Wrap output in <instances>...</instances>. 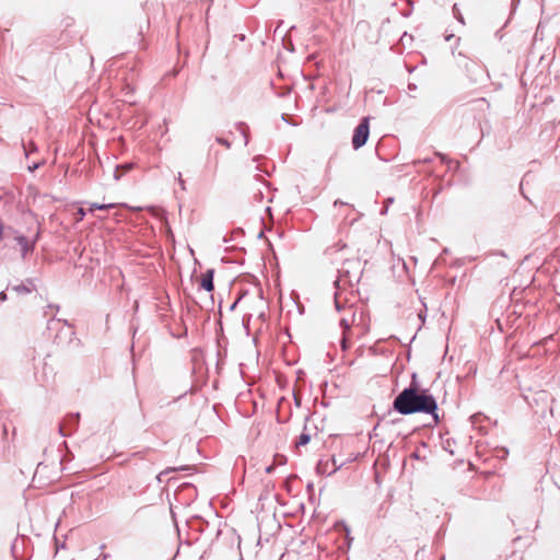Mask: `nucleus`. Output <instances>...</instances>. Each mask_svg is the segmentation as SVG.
<instances>
[{"instance_id": "nucleus-1", "label": "nucleus", "mask_w": 560, "mask_h": 560, "mask_svg": "<svg viewBox=\"0 0 560 560\" xmlns=\"http://www.w3.org/2000/svg\"><path fill=\"white\" fill-rule=\"evenodd\" d=\"M393 407L400 415L428 413L432 416L434 424L440 422L439 407L433 395L427 389L418 390L413 384L395 397Z\"/></svg>"}, {"instance_id": "nucleus-2", "label": "nucleus", "mask_w": 560, "mask_h": 560, "mask_svg": "<svg viewBox=\"0 0 560 560\" xmlns=\"http://www.w3.org/2000/svg\"><path fill=\"white\" fill-rule=\"evenodd\" d=\"M47 329L57 330V334L55 336V342L57 343L70 342L72 340V337L74 336V330L72 326L68 323V320L56 318L55 315H52L48 319Z\"/></svg>"}, {"instance_id": "nucleus-3", "label": "nucleus", "mask_w": 560, "mask_h": 560, "mask_svg": "<svg viewBox=\"0 0 560 560\" xmlns=\"http://www.w3.org/2000/svg\"><path fill=\"white\" fill-rule=\"evenodd\" d=\"M370 135V119L369 117H364L361 119L360 124L355 127L352 136V147L358 150L363 147Z\"/></svg>"}, {"instance_id": "nucleus-4", "label": "nucleus", "mask_w": 560, "mask_h": 560, "mask_svg": "<svg viewBox=\"0 0 560 560\" xmlns=\"http://www.w3.org/2000/svg\"><path fill=\"white\" fill-rule=\"evenodd\" d=\"M80 421V413H69L63 421L59 424V433L62 436L70 435L78 427Z\"/></svg>"}, {"instance_id": "nucleus-5", "label": "nucleus", "mask_w": 560, "mask_h": 560, "mask_svg": "<svg viewBox=\"0 0 560 560\" xmlns=\"http://www.w3.org/2000/svg\"><path fill=\"white\" fill-rule=\"evenodd\" d=\"M342 465H343V463L340 462L338 464L335 457H331V458L326 459V460L320 459L318 462V464H317V471L319 474L331 475L337 469H339Z\"/></svg>"}, {"instance_id": "nucleus-6", "label": "nucleus", "mask_w": 560, "mask_h": 560, "mask_svg": "<svg viewBox=\"0 0 560 560\" xmlns=\"http://www.w3.org/2000/svg\"><path fill=\"white\" fill-rule=\"evenodd\" d=\"M14 240L18 242L20 248H21V256L23 259L26 258V256L34 250L35 243L30 242L25 236L23 235H16Z\"/></svg>"}, {"instance_id": "nucleus-7", "label": "nucleus", "mask_w": 560, "mask_h": 560, "mask_svg": "<svg viewBox=\"0 0 560 560\" xmlns=\"http://www.w3.org/2000/svg\"><path fill=\"white\" fill-rule=\"evenodd\" d=\"M346 312L349 314V317L348 316H342L340 318V326L343 328V330H349L351 328V326L355 325V322H357V314L355 312L352 310V306H349Z\"/></svg>"}, {"instance_id": "nucleus-8", "label": "nucleus", "mask_w": 560, "mask_h": 560, "mask_svg": "<svg viewBox=\"0 0 560 560\" xmlns=\"http://www.w3.org/2000/svg\"><path fill=\"white\" fill-rule=\"evenodd\" d=\"M200 285L208 292L213 291V270H208L206 273L202 275Z\"/></svg>"}, {"instance_id": "nucleus-9", "label": "nucleus", "mask_w": 560, "mask_h": 560, "mask_svg": "<svg viewBox=\"0 0 560 560\" xmlns=\"http://www.w3.org/2000/svg\"><path fill=\"white\" fill-rule=\"evenodd\" d=\"M18 293H31L35 285L32 280H26L25 284H19L13 288Z\"/></svg>"}, {"instance_id": "nucleus-10", "label": "nucleus", "mask_w": 560, "mask_h": 560, "mask_svg": "<svg viewBox=\"0 0 560 560\" xmlns=\"http://www.w3.org/2000/svg\"><path fill=\"white\" fill-rule=\"evenodd\" d=\"M311 441V434L306 432V427L304 428V431L300 434L298 438L295 445L296 446H304Z\"/></svg>"}, {"instance_id": "nucleus-11", "label": "nucleus", "mask_w": 560, "mask_h": 560, "mask_svg": "<svg viewBox=\"0 0 560 560\" xmlns=\"http://www.w3.org/2000/svg\"><path fill=\"white\" fill-rule=\"evenodd\" d=\"M236 129L242 133L244 137L245 145L248 143V126L245 122H237Z\"/></svg>"}, {"instance_id": "nucleus-12", "label": "nucleus", "mask_w": 560, "mask_h": 560, "mask_svg": "<svg viewBox=\"0 0 560 560\" xmlns=\"http://www.w3.org/2000/svg\"><path fill=\"white\" fill-rule=\"evenodd\" d=\"M116 205L115 203H91V207L89 209L90 212L94 211L95 209L97 210H107V209H113L115 208Z\"/></svg>"}, {"instance_id": "nucleus-13", "label": "nucleus", "mask_w": 560, "mask_h": 560, "mask_svg": "<svg viewBox=\"0 0 560 560\" xmlns=\"http://www.w3.org/2000/svg\"><path fill=\"white\" fill-rule=\"evenodd\" d=\"M23 148L26 156H28L30 153L37 151V147L33 141H28V143L23 142Z\"/></svg>"}, {"instance_id": "nucleus-14", "label": "nucleus", "mask_w": 560, "mask_h": 560, "mask_svg": "<svg viewBox=\"0 0 560 560\" xmlns=\"http://www.w3.org/2000/svg\"><path fill=\"white\" fill-rule=\"evenodd\" d=\"M453 13H454V16L460 22L464 24V18L457 7V4H454L453 5Z\"/></svg>"}, {"instance_id": "nucleus-15", "label": "nucleus", "mask_w": 560, "mask_h": 560, "mask_svg": "<svg viewBox=\"0 0 560 560\" xmlns=\"http://www.w3.org/2000/svg\"><path fill=\"white\" fill-rule=\"evenodd\" d=\"M51 310L58 311L59 310V305L48 304L46 306V308L44 310V316H49V312H51Z\"/></svg>"}, {"instance_id": "nucleus-16", "label": "nucleus", "mask_w": 560, "mask_h": 560, "mask_svg": "<svg viewBox=\"0 0 560 560\" xmlns=\"http://www.w3.org/2000/svg\"><path fill=\"white\" fill-rule=\"evenodd\" d=\"M86 212L83 208H79L77 213H75V220L77 221H82L85 217Z\"/></svg>"}, {"instance_id": "nucleus-17", "label": "nucleus", "mask_w": 560, "mask_h": 560, "mask_svg": "<svg viewBox=\"0 0 560 560\" xmlns=\"http://www.w3.org/2000/svg\"><path fill=\"white\" fill-rule=\"evenodd\" d=\"M175 470H177V468H167V469H165V470L161 471V472L156 476V480H158L159 482H161V481H162V477H163V476L167 475V474H168V472H171V471H175Z\"/></svg>"}, {"instance_id": "nucleus-18", "label": "nucleus", "mask_w": 560, "mask_h": 560, "mask_svg": "<svg viewBox=\"0 0 560 560\" xmlns=\"http://www.w3.org/2000/svg\"><path fill=\"white\" fill-rule=\"evenodd\" d=\"M217 142L224 145L226 149H230L231 148V143L229 140L224 139V138H221V137H218L217 138Z\"/></svg>"}, {"instance_id": "nucleus-19", "label": "nucleus", "mask_w": 560, "mask_h": 560, "mask_svg": "<svg viewBox=\"0 0 560 560\" xmlns=\"http://www.w3.org/2000/svg\"><path fill=\"white\" fill-rule=\"evenodd\" d=\"M177 180H178V184H179V187L182 190H186V183L185 180L183 179V175L182 173L179 172L178 175H177Z\"/></svg>"}, {"instance_id": "nucleus-20", "label": "nucleus", "mask_w": 560, "mask_h": 560, "mask_svg": "<svg viewBox=\"0 0 560 560\" xmlns=\"http://www.w3.org/2000/svg\"><path fill=\"white\" fill-rule=\"evenodd\" d=\"M342 266H360V261L357 260V259H347L345 260V262L342 264Z\"/></svg>"}, {"instance_id": "nucleus-21", "label": "nucleus", "mask_w": 560, "mask_h": 560, "mask_svg": "<svg viewBox=\"0 0 560 560\" xmlns=\"http://www.w3.org/2000/svg\"><path fill=\"white\" fill-rule=\"evenodd\" d=\"M120 177H121L120 166H116V168L114 171V178H115V180H119Z\"/></svg>"}, {"instance_id": "nucleus-22", "label": "nucleus", "mask_w": 560, "mask_h": 560, "mask_svg": "<svg viewBox=\"0 0 560 560\" xmlns=\"http://www.w3.org/2000/svg\"><path fill=\"white\" fill-rule=\"evenodd\" d=\"M119 166H120V170H122L124 172H128L129 170H131L132 164H124V165H119Z\"/></svg>"}, {"instance_id": "nucleus-23", "label": "nucleus", "mask_w": 560, "mask_h": 560, "mask_svg": "<svg viewBox=\"0 0 560 560\" xmlns=\"http://www.w3.org/2000/svg\"><path fill=\"white\" fill-rule=\"evenodd\" d=\"M335 305H336L337 311H341V305H340V302L338 300V295L337 294L335 296Z\"/></svg>"}, {"instance_id": "nucleus-24", "label": "nucleus", "mask_w": 560, "mask_h": 560, "mask_svg": "<svg viewBox=\"0 0 560 560\" xmlns=\"http://www.w3.org/2000/svg\"><path fill=\"white\" fill-rule=\"evenodd\" d=\"M416 89H417L416 84H413V83L408 84V90L415 91Z\"/></svg>"}, {"instance_id": "nucleus-25", "label": "nucleus", "mask_w": 560, "mask_h": 560, "mask_svg": "<svg viewBox=\"0 0 560 560\" xmlns=\"http://www.w3.org/2000/svg\"><path fill=\"white\" fill-rule=\"evenodd\" d=\"M334 206L337 207V206H348V205L343 203L342 201L336 200Z\"/></svg>"}, {"instance_id": "nucleus-26", "label": "nucleus", "mask_w": 560, "mask_h": 560, "mask_svg": "<svg viewBox=\"0 0 560 560\" xmlns=\"http://www.w3.org/2000/svg\"><path fill=\"white\" fill-rule=\"evenodd\" d=\"M7 294L4 292H0V301H5Z\"/></svg>"}, {"instance_id": "nucleus-27", "label": "nucleus", "mask_w": 560, "mask_h": 560, "mask_svg": "<svg viewBox=\"0 0 560 560\" xmlns=\"http://www.w3.org/2000/svg\"><path fill=\"white\" fill-rule=\"evenodd\" d=\"M341 345L342 348L346 349V336L342 337Z\"/></svg>"}, {"instance_id": "nucleus-28", "label": "nucleus", "mask_w": 560, "mask_h": 560, "mask_svg": "<svg viewBox=\"0 0 560 560\" xmlns=\"http://www.w3.org/2000/svg\"><path fill=\"white\" fill-rule=\"evenodd\" d=\"M272 470H273V467H272V466H268V467L266 468V471H267V472H271Z\"/></svg>"}, {"instance_id": "nucleus-29", "label": "nucleus", "mask_w": 560, "mask_h": 560, "mask_svg": "<svg viewBox=\"0 0 560 560\" xmlns=\"http://www.w3.org/2000/svg\"><path fill=\"white\" fill-rule=\"evenodd\" d=\"M438 155L441 158V160H442L443 162H446V158H445L443 154H440V153H439Z\"/></svg>"}]
</instances>
